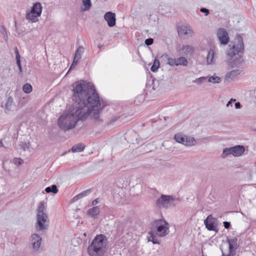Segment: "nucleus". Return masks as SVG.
Wrapping results in <instances>:
<instances>
[{"label":"nucleus","instance_id":"4c0bfd02","mask_svg":"<svg viewBox=\"0 0 256 256\" xmlns=\"http://www.w3.org/2000/svg\"><path fill=\"white\" fill-rule=\"evenodd\" d=\"M119 118L120 117L118 116H114L112 117L109 122L108 123V124L112 125L114 123V122H116Z\"/></svg>","mask_w":256,"mask_h":256},{"label":"nucleus","instance_id":"0eeeda50","mask_svg":"<svg viewBox=\"0 0 256 256\" xmlns=\"http://www.w3.org/2000/svg\"><path fill=\"white\" fill-rule=\"evenodd\" d=\"M177 30L180 37L188 38L192 37L194 34V31L190 26L188 24L178 26L177 27Z\"/></svg>","mask_w":256,"mask_h":256},{"label":"nucleus","instance_id":"c9c22d12","mask_svg":"<svg viewBox=\"0 0 256 256\" xmlns=\"http://www.w3.org/2000/svg\"><path fill=\"white\" fill-rule=\"evenodd\" d=\"M207 78L204 76H202L199 78H196L193 80V82L196 83L199 85L202 84L204 82L206 81Z\"/></svg>","mask_w":256,"mask_h":256},{"label":"nucleus","instance_id":"423d86ee","mask_svg":"<svg viewBox=\"0 0 256 256\" xmlns=\"http://www.w3.org/2000/svg\"><path fill=\"white\" fill-rule=\"evenodd\" d=\"M174 200V198L172 196L162 194L160 198L156 200V204L160 208H167L172 204Z\"/></svg>","mask_w":256,"mask_h":256},{"label":"nucleus","instance_id":"473e14b6","mask_svg":"<svg viewBox=\"0 0 256 256\" xmlns=\"http://www.w3.org/2000/svg\"><path fill=\"white\" fill-rule=\"evenodd\" d=\"M0 32L2 35L3 38L5 39V40L6 41L8 40V36L7 34L6 28L4 26H0Z\"/></svg>","mask_w":256,"mask_h":256},{"label":"nucleus","instance_id":"864d4df0","mask_svg":"<svg viewBox=\"0 0 256 256\" xmlns=\"http://www.w3.org/2000/svg\"><path fill=\"white\" fill-rule=\"evenodd\" d=\"M236 99H233V98H232L230 101H231V102H236Z\"/></svg>","mask_w":256,"mask_h":256},{"label":"nucleus","instance_id":"f3484780","mask_svg":"<svg viewBox=\"0 0 256 256\" xmlns=\"http://www.w3.org/2000/svg\"><path fill=\"white\" fill-rule=\"evenodd\" d=\"M39 16H38L34 13H32V12L30 11L26 14V18L28 21L31 22H36L38 21Z\"/></svg>","mask_w":256,"mask_h":256},{"label":"nucleus","instance_id":"a878e982","mask_svg":"<svg viewBox=\"0 0 256 256\" xmlns=\"http://www.w3.org/2000/svg\"><path fill=\"white\" fill-rule=\"evenodd\" d=\"M196 143L195 139L194 138H190L186 136L184 145L186 146H194Z\"/></svg>","mask_w":256,"mask_h":256},{"label":"nucleus","instance_id":"c03bdc74","mask_svg":"<svg viewBox=\"0 0 256 256\" xmlns=\"http://www.w3.org/2000/svg\"><path fill=\"white\" fill-rule=\"evenodd\" d=\"M222 256H234V254H233L232 252L229 251V252L228 254H224L222 250Z\"/></svg>","mask_w":256,"mask_h":256},{"label":"nucleus","instance_id":"dca6fc26","mask_svg":"<svg viewBox=\"0 0 256 256\" xmlns=\"http://www.w3.org/2000/svg\"><path fill=\"white\" fill-rule=\"evenodd\" d=\"M100 209L99 206H96L88 210L87 214L90 216L92 218H96L98 215L100 214Z\"/></svg>","mask_w":256,"mask_h":256},{"label":"nucleus","instance_id":"603ef678","mask_svg":"<svg viewBox=\"0 0 256 256\" xmlns=\"http://www.w3.org/2000/svg\"><path fill=\"white\" fill-rule=\"evenodd\" d=\"M232 102H231V101H230H230L228 102V104H226V106H227V107H228L230 106H232Z\"/></svg>","mask_w":256,"mask_h":256},{"label":"nucleus","instance_id":"79ce46f5","mask_svg":"<svg viewBox=\"0 0 256 256\" xmlns=\"http://www.w3.org/2000/svg\"><path fill=\"white\" fill-rule=\"evenodd\" d=\"M78 61H79V60H78L76 58L74 59V58L73 62L70 66V70L71 69L72 66H75L77 64Z\"/></svg>","mask_w":256,"mask_h":256},{"label":"nucleus","instance_id":"8fccbe9b","mask_svg":"<svg viewBox=\"0 0 256 256\" xmlns=\"http://www.w3.org/2000/svg\"><path fill=\"white\" fill-rule=\"evenodd\" d=\"M14 52H15L16 56L17 54H18V55L20 54L18 48L16 46L14 48Z\"/></svg>","mask_w":256,"mask_h":256},{"label":"nucleus","instance_id":"a18cd8bd","mask_svg":"<svg viewBox=\"0 0 256 256\" xmlns=\"http://www.w3.org/2000/svg\"><path fill=\"white\" fill-rule=\"evenodd\" d=\"M18 67V69H19V70H20V73L22 74V65H21V62H20L19 63H16Z\"/></svg>","mask_w":256,"mask_h":256},{"label":"nucleus","instance_id":"cd10ccee","mask_svg":"<svg viewBox=\"0 0 256 256\" xmlns=\"http://www.w3.org/2000/svg\"><path fill=\"white\" fill-rule=\"evenodd\" d=\"M241 72V70H233L230 71L227 74V76L230 78H235L236 76L240 74Z\"/></svg>","mask_w":256,"mask_h":256},{"label":"nucleus","instance_id":"a19ab883","mask_svg":"<svg viewBox=\"0 0 256 256\" xmlns=\"http://www.w3.org/2000/svg\"><path fill=\"white\" fill-rule=\"evenodd\" d=\"M200 12H202L204 13L205 16H206L208 15V14H210L209 10L208 9H207L206 8H201L200 9Z\"/></svg>","mask_w":256,"mask_h":256},{"label":"nucleus","instance_id":"de8ad7c7","mask_svg":"<svg viewBox=\"0 0 256 256\" xmlns=\"http://www.w3.org/2000/svg\"><path fill=\"white\" fill-rule=\"evenodd\" d=\"M16 63H19L20 62V54H17L16 56Z\"/></svg>","mask_w":256,"mask_h":256},{"label":"nucleus","instance_id":"ea45409f","mask_svg":"<svg viewBox=\"0 0 256 256\" xmlns=\"http://www.w3.org/2000/svg\"><path fill=\"white\" fill-rule=\"evenodd\" d=\"M145 44L147 46H150L154 42V39L152 38H148L145 40Z\"/></svg>","mask_w":256,"mask_h":256},{"label":"nucleus","instance_id":"c85d7f7f","mask_svg":"<svg viewBox=\"0 0 256 256\" xmlns=\"http://www.w3.org/2000/svg\"><path fill=\"white\" fill-rule=\"evenodd\" d=\"M14 100L12 96H9L6 100V102L5 104V107L7 110H11L12 106L13 104Z\"/></svg>","mask_w":256,"mask_h":256},{"label":"nucleus","instance_id":"5fc2aeb1","mask_svg":"<svg viewBox=\"0 0 256 256\" xmlns=\"http://www.w3.org/2000/svg\"><path fill=\"white\" fill-rule=\"evenodd\" d=\"M0 146H3V144L2 140L0 142Z\"/></svg>","mask_w":256,"mask_h":256},{"label":"nucleus","instance_id":"4d7b16f0","mask_svg":"<svg viewBox=\"0 0 256 256\" xmlns=\"http://www.w3.org/2000/svg\"><path fill=\"white\" fill-rule=\"evenodd\" d=\"M255 131L256 132V129L255 130Z\"/></svg>","mask_w":256,"mask_h":256},{"label":"nucleus","instance_id":"6e6552de","mask_svg":"<svg viewBox=\"0 0 256 256\" xmlns=\"http://www.w3.org/2000/svg\"><path fill=\"white\" fill-rule=\"evenodd\" d=\"M42 237L37 234H32L29 238V244L34 252H38L42 244Z\"/></svg>","mask_w":256,"mask_h":256},{"label":"nucleus","instance_id":"bb28decb","mask_svg":"<svg viewBox=\"0 0 256 256\" xmlns=\"http://www.w3.org/2000/svg\"><path fill=\"white\" fill-rule=\"evenodd\" d=\"M20 148L24 151L28 150L30 146V142H21L19 144Z\"/></svg>","mask_w":256,"mask_h":256},{"label":"nucleus","instance_id":"6ab92c4d","mask_svg":"<svg viewBox=\"0 0 256 256\" xmlns=\"http://www.w3.org/2000/svg\"><path fill=\"white\" fill-rule=\"evenodd\" d=\"M148 241L152 242L154 244H160V242L158 240L156 234L154 230H150L148 233Z\"/></svg>","mask_w":256,"mask_h":256},{"label":"nucleus","instance_id":"20e7f679","mask_svg":"<svg viewBox=\"0 0 256 256\" xmlns=\"http://www.w3.org/2000/svg\"><path fill=\"white\" fill-rule=\"evenodd\" d=\"M36 222V228L37 231H46L49 228V218L46 212L44 202H40L37 208Z\"/></svg>","mask_w":256,"mask_h":256},{"label":"nucleus","instance_id":"4468645a","mask_svg":"<svg viewBox=\"0 0 256 256\" xmlns=\"http://www.w3.org/2000/svg\"><path fill=\"white\" fill-rule=\"evenodd\" d=\"M226 241L229 245V251L233 252L237 248L238 239L236 238H228Z\"/></svg>","mask_w":256,"mask_h":256},{"label":"nucleus","instance_id":"5701e85b","mask_svg":"<svg viewBox=\"0 0 256 256\" xmlns=\"http://www.w3.org/2000/svg\"><path fill=\"white\" fill-rule=\"evenodd\" d=\"M92 6L90 0H82V10L83 11L89 10Z\"/></svg>","mask_w":256,"mask_h":256},{"label":"nucleus","instance_id":"6e6d98bb","mask_svg":"<svg viewBox=\"0 0 256 256\" xmlns=\"http://www.w3.org/2000/svg\"><path fill=\"white\" fill-rule=\"evenodd\" d=\"M254 222L256 223V219L254 220Z\"/></svg>","mask_w":256,"mask_h":256},{"label":"nucleus","instance_id":"f704fd0d","mask_svg":"<svg viewBox=\"0 0 256 256\" xmlns=\"http://www.w3.org/2000/svg\"><path fill=\"white\" fill-rule=\"evenodd\" d=\"M232 147L224 148L222 154L223 158H225L230 154L233 155V152H232Z\"/></svg>","mask_w":256,"mask_h":256},{"label":"nucleus","instance_id":"f8f14e48","mask_svg":"<svg viewBox=\"0 0 256 256\" xmlns=\"http://www.w3.org/2000/svg\"><path fill=\"white\" fill-rule=\"evenodd\" d=\"M104 20L107 22L109 27H114L116 24V14L112 12H106L104 16Z\"/></svg>","mask_w":256,"mask_h":256},{"label":"nucleus","instance_id":"412c9836","mask_svg":"<svg viewBox=\"0 0 256 256\" xmlns=\"http://www.w3.org/2000/svg\"><path fill=\"white\" fill-rule=\"evenodd\" d=\"M84 146L82 144H78L74 145L72 148V150L73 152H80L84 149Z\"/></svg>","mask_w":256,"mask_h":256},{"label":"nucleus","instance_id":"9d476101","mask_svg":"<svg viewBox=\"0 0 256 256\" xmlns=\"http://www.w3.org/2000/svg\"><path fill=\"white\" fill-rule=\"evenodd\" d=\"M167 64L171 66H186L188 64V60L183 56H180L178 58H168Z\"/></svg>","mask_w":256,"mask_h":256},{"label":"nucleus","instance_id":"f257e3e1","mask_svg":"<svg viewBox=\"0 0 256 256\" xmlns=\"http://www.w3.org/2000/svg\"><path fill=\"white\" fill-rule=\"evenodd\" d=\"M74 103L68 112H64L58 120L59 128L64 131L74 128L79 120L84 121L91 114L96 121H101L100 113L106 105L100 100L94 86L90 82L80 81L73 89Z\"/></svg>","mask_w":256,"mask_h":256},{"label":"nucleus","instance_id":"7c9ffc66","mask_svg":"<svg viewBox=\"0 0 256 256\" xmlns=\"http://www.w3.org/2000/svg\"><path fill=\"white\" fill-rule=\"evenodd\" d=\"M160 61L157 59L154 60L152 66L150 70L152 72H156L160 67Z\"/></svg>","mask_w":256,"mask_h":256},{"label":"nucleus","instance_id":"3c124183","mask_svg":"<svg viewBox=\"0 0 256 256\" xmlns=\"http://www.w3.org/2000/svg\"><path fill=\"white\" fill-rule=\"evenodd\" d=\"M78 196V195H76V196H75L74 198H73V201L75 202V201H76L80 199V198H77Z\"/></svg>","mask_w":256,"mask_h":256},{"label":"nucleus","instance_id":"2f4dec72","mask_svg":"<svg viewBox=\"0 0 256 256\" xmlns=\"http://www.w3.org/2000/svg\"><path fill=\"white\" fill-rule=\"evenodd\" d=\"M221 78L217 76H212L209 78L208 82L214 84H218L221 82Z\"/></svg>","mask_w":256,"mask_h":256},{"label":"nucleus","instance_id":"f03ea898","mask_svg":"<svg viewBox=\"0 0 256 256\" xmlns=\"http://www.w3.org/2000/svg\"><path fill=\"white\" fill-rule=\"evenodd\" d=\"M234 42L232 47L228 52V62L232 67L238 66L243 62L242 56L244 50V44L240 36L237 35Z\"/></svg>","mask_w":256,"mask_h":256},{"label":"nucleus","instance_id":"1a4fd4ad","mask_svg":"<svg viewBox=\"0 0 256 256\" xmlns=\"http://www.w3.org/2000/svg\"><path fill=\"white\" fill-rule=\"evenodd\" d=\"M216 36L221 44L226 45L228 43V34L226 30L224 28H218L217 30Z\"/></svg>","mask_w":256,"mask_h":256},{"label":"nucleus","instance_id":"a211bd4d","mask_svg":"<svg viewBox=\"0 0 256 256\" xmlns=\"http://www.w3.org/2000/svg\"><path fill=\"white\" fill-rule=\"evenodd\" d=\"M194 51V48L192 46L188 45L183 46L182 47L180 50V52L182 54L187 55L191 54Z\"/></svg>","mask_w":256,"mask_h":256},{"label":"nucleus","instance_id":"ddd939ff","mask_svg":"<svg viewBox=\"0 0 256 256\" xmlns=\"http://www.w3.org/2000/svg\"><path fill=\"white\" fill-rule=\"evenodd\" d=\"M232 152H233V156H240L245 152V148L243 146L238 145L232 147Z\"/></svg>","mask_w":256,"mask_h":256},{"label":"nucleus","instance_id":"2eb2a0df","mask_svg":"<svg viewBox=\"0 0 256 256\" xmlns=\"http://www.w3.org/2000/svg\"><path fill=\"white\" fill-rule=\"evenodd\" d=\"M30 11L32 12L33 14L40 16L42 11V6L40 3L37 2L34 4Z\"/></svg>","mask_w":256,"mask_h":256},{"label":"nucleus","instance_id":"7ed1b4c3","mask_svg":"<svg viewBox=\"0 0 256 256\" xmlns=\"http://www.w3.org/2000/svg\"><path fill=\"white\" fill-rule=\"evenodd\" d=\"M108 240L106 236L96 235L88 248L90 256H104L107 250Z\"/></svg>","mask_w":256,"mask_h":256},{"label":"nucleus","instance_id":"9b49d317","mask_svg":"<svg viewBox=\"0 0 256 256\" xmlns=\"http://www.w3.org/2000/svg\"><path fill=\"white\" fill-rule=\"evenodd\" d=\"M216 219L212 217L211 215L208 216L207 218L204 220V223L206 228L209 230L217 232L216 230Z\"/></svg>","mask_w":256,"mask_h":256},{"label":"nucleus","instance_id":"72a5a7b5","mask_svg":"<svg viewBox=\"0 0 256 256\" xmlns=\"http://www.w3.org/2000/svg\"><path fill=\"white\" fill-rule=\"evenodd\" d=\"M92 188H90L82 192L80 194H78L77 198H82L83 197L86 196L88 194L92 192Z\"/></svg>","mask_w":256,"mask_h":256},{"label":"nucleus","instance_id":"4be33fe9","mask_svg":"<svg viewBox=\"0 0 256 256\" xmlns=\"http://www.w3.org/2000/svg\"><path fill=\"white\" fill-rule=\"evenodd\" d=\"M174 138L178 143L182 144H184V140L186 139V136H183L182 134H176L174 136Z\"/></svg>","mask_w":256,"mask_h":256},{"label":"nucleus","instance_id":"b1692460","mask_svg":"<svg viewBox=\"0 0 256 256\" xmlns=\"http://www.w3.org/2000/svg\"><path fill=\"white\" fill-rule=\"evenodd\" d=\"M84 52V48L82 46L79 47L76 51L74 58L80 60L81 58V55Z\"/></svg>","mask_w":256,"mask_h":256},{"label":"nucleus","instance_id":"39448f33","mask_svg":"<svg viewBox=\"0 0 256 256\" xmlns=\"http://www.w3.org/2000/svg\"><path fill=\"white\" fill-rule=\"evenodd\" d=\"M150 230H154L156 236L164 237L169 233L168 224L164 220H156L153 222Z\"/></svg>","mask_w":256,"mask_h":256},{"label":"nucleus","instance_id":"58836bf2","mask_svg":"<svg viewBox=\"0 0 256 256\" xmlns=\"http://www.w3.org/2000/svg\"><path fill=\"white\" fill-rule=\"evenodd\" d=\"M14 162L16 165L20 166L24 162V161L20 158H14Z\"/></svg>","mask_w":256,"mask_h":256},{"label":"nucleus","instance_id":"c756f323","mask_svg":"<svg viewBox=\"0 0 256 256\" xmlns=\"http://www.w3.org/2000/svg\"><path fill=\"white\" fill-rule=\"evenodd\" d=\"M22 90L26 94H30L32 90V86L28 83L25 84L22 86Z\"/></svg>","mask_w":256,"mask_h":256},{"label":"nucleus","instance_id":"393cba45","mask_svg":"<svg viewBox=\"0 0 256 256\" xmlns=\"http://www.w3.org/2000/svg\"><path fill=\"white\" fill-rule=\"evenodd\" d=\"M45 191L47 193L52 192L54 194H56L58 192V190L56 186V184H53L51 186H48L46 188Z\"/></svg>","mask_w":256,"mask_h":256},{"label":"nucleus","instance_id":"09e8293b","mask_svg":"<svg viewBox=\"0 0 256 256\" xmlns=\"http://www.w3.org/2000/svg\"><path fill=\"white\" fill-rule=\"evenodd\" d=\"M99 202V200H98V198H97L95 200H94L92 202V206H96V205Z\"/></svg>","mask_w":256,"mask_h":256},{"label":"nucleus","instance_id":"aec40b11","mask_svg":"<svg viewBox=\"0 0 256 256\" xmlns=\"http://www.w3.org/2000/svg\"><path fill=\"white\" fill-rule=\"evenodd\" d=\"M214 52L212 49L210 48L208 51L206 58V62L208 64H214Z\"/></svg>","mask_w":256,"mask_h":256},{"label":"nucleus","instance_id":"49530a36","mask_svg":"<svg viewBox=\"0 0 256 256\" xmlns=\"http://www.w3.org/2000/svg\"><path fill=\"white\" fill-rule=\"evenodd\" d=\"M234 105H235V108L236 109L240 108L242 107V105H241L240 103L239 102H236Z\"/></svg>","mask_w":256,"mask_h":256},{"label":"nucleus","instance_id":"37998d69","mask_svg":"<svg viewBox=\"0 0 256 256\" xmlns=\"http://www.w3.org/2000/svg\"><path fill=\"white\" fill-rule=\"evenodd\" d=\"M230 226L231 225H230V222H224V226L226 228L228 229L230 228Z\"/></svg>","mask_w":256,"mask_h":256},{"label":"nucleus","instance_id":"e433bc0d","mask_svg":"<svg viewBox=\"0 0 256 256\" xmlns=\"http://www.w3.org/2000/svg\"><path fill=\"white\" fill-rule=\"evenodd\" d=\"M254 174H256V162L251 166L250 171V178H251Z\"/></svg>","mask_w":256,"mask_h":256}]
</instances>
